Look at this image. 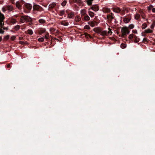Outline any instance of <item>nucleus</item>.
Instances as JSON below:
<instances>
[{"label":"nucleus","instance_id":"6e6552de","mask_svg":"<svg viewBox=\"0 0 155 155\" xmlns=\"http://www.w3.org/2000/svg\"><path fill=\"white\" fill-rule=\"evenodd\" d=\"M15 5L16 7L18 9H20L21 6V1H18L16 3Z\"/></svg>","mask_w":155,"mask_h":155},{"label":"nucleus","instance_id":"f704fd0d","mask_svg":"<svg viewBox=\"0 0 155 155\" xmlns=\"http://www.w3.org/2000/svg\"><path fill=\"white\" fill-rule=\"evenodd\" d=\"M67 3V1L66 0H64L61 3V5L62 6H65Z\"/></svg>","mask_w":155,"mask_h":155},{"label":"nucleus","instance_id":"c756f323","mask_svg":"<svg viewBox=\"0 0 155 155\" xmlns=\"http://www.w3.org/2000/svg\"><path fill=\"white\" fill-rule=\"evenodd\" d=\"M28 33L30 35H32L33 34V31L31 29H29L27 31Z\"/></svg>","mask_w":155,"mask_h":155},{"label":"nucleus","instance_id":"c9c22d12","mask_svg":"<svg viewBox=\"0 0 155 155\" xmlns=\"http://www.w3.org/2000/svg\"><path fill=\"white\" fill-rule=\"evenodd\" d=\"M74 1L75 3H81L82 2L81 0H74Z\"/></svg>","mask_w":155,"mask_h":155},{"label":"nucleus","instance_id":"7ed1b4c3","mask_svg":"<svg viewBox=\"0 0 155 155\" xmlns=\"http://www.w3.org/2000/svg\"><path fill=\"white\" fill-rule=\"evenodd\" d=\"M31 20L32 19L30 17L25 15L21 16L20 19V22L21 23H24L25 22L31 21Z\"/></svg>","mask_w":155,"mask_h":155},{"label":"nucleus","instance_id":"473e14b6","mask_svg":"<svg viewBox=\"0 0 155 155\" xmlns=\"http://www.w3.org/2000/svg\"><path fill=\"white\" fill-rule=\"evenodd\" d=\"M134 38L135 39V42H137L139 41V39L135 35Z\"/></svg>","mask_w":155,"mask_h":155},{"label":"nucleus","instance_id":"5fc2aeb1","mask_svg":"<svg viewBox=\"0 0 155 155\" xmlns=\"http://www.w3.org/2000/svg\"><path fill=\"white\" fill-rule=\"evenodd\" d=\"M2 38L0 36V41L2 40Z\"/></svg>","mask_w":155,"mask_h":155},{"label":"nucleus","instance_id":"4be33fe9","mask_svg":"<svg viewBox=\"0 0 155 155\" xmlns=\"http://www.w3.org/2000/svg\"><path fill=\"white\" fill-rule=\"evenodd\" d=\"M56 4L55 3H52L50 4L49 5V7L50 8H53L55 6Z\"/></svg>","mask_w":155,"mask_h":155},{"label":"nucleus","instance_id":"79ce46f5","mask_svg":"<svg viewBox=\"0 0 155 155\" xmlns=\"http://www.w3.org/2000/svg\"><path fill=\"white\" fill-rule=\"evenodd\" d=\"M49 36L48 33H47L45 36V37L46 39H48L49 38Z\"/></svg>","mask_w":155,"mask_h":155},{"label":"nucleus","instance_id":"f03ea898","mask_svg":"<svg viewBox=\"0 0 155 155\" xmlns=\"http://www.w3.org/2000/svg\"><path fill=\"white\" fill-rule=\"evenodd\" d=\"M121 37H124L125 36H126L130 32V31L128 28L125 26L123 27L121 29Z\"/></svg>","mask_w":155,"mask_h":155},{"label":"nucleus","instance_id":"412c9836","mask_svg":"<svg viewBox=\"0 0 155 155\" xmlns=\"http://www.w3.org/2000/svg\"><path fill=\"white\" fill-rule=\"evenodd\" d=\"M107 19L109 20H112L114 18V17L112 15H108L107 16Z\"/></svg>","mask_w":155,"mask_h":155},{"label":"nucleus","instance_id":"b1692460","mask_svg":"<svg viewBox=\"0 0 155 155\" xmlns=\"http://www.w3.org/2000/svg\"><path fill=\"white\" fill-rule=\"evenodd\" d=\"M38 21L39 23L41 24H44L45 22V21L44 19L42 18L40 19Z\"/></svg>","mask_w":155,"mask_h":155},{"label":"nucleus","instance_id":"a18cd8bd","mask_svg":"<svg viewBox=\"0 0 155 155\" xmlns=\"http://www.w3.org/2000/svg\"><path fill=\"white\" fill-rule=\"evenodd\" d=\"M4 31L2 29L0 28V33L1 34H3Z\"/></svg>","mask_w":155,"mask_h":155},{"label":"nucleus","instance_id":"9b49d317","mask_svg":"<svg viewBox=\"0 0 155 155\" xmlns=\"http://www.w3.org/2000/svg\"><path fill=\"white\" fill-rule=\"evenodd\" d=\"M113 11L115 12L119 13L120 12L121 10L119 8L117 7L113 8Z\"/></svg>","mask_w":155,"mask_h":155},{"label":"nucleus","instance_id":"8fccbe9b","mask_svg":"<svg viewBox=\"0 0 155 155\" xmlns=\"http://www.w3.org/2000/svg\"><path fill=\"white\" fill-rule=\"evenodd\" d=\"M10 66V64H8L7 66V68H9Z\"/></svg>","mask_w":155,"mask_h":155},{"label":"nucleus","instance_id":"58836bf2","mask_svg":"<svg viewBox=\"0 0 155 155\" xmlns=\"http://www.w3.org/2000/svg\"><path fill=\"white\" fill-rule=\"evenodd\" d=\"M38 40L40 42H43L44 40V39L42 37L38 38Z\"/></svg>","mask_w":155,"mask_h":155},{"label":"nucleus","instance_id":"4d7b16f0","mask_svg":"<svg viewBox=\"0 0 155 155\" xmlns=\"http://www.w3.org/2000/svg\"><path fill=\"white\" fill-rule=\"evenodd\" d=\"M111 15H112V14H113L112 13H111Z\"/></svg>","mask_w":155,"mask_h":155},{"label":"nucleus","instance_id":"de8ad7c7","mask_svg":"<svg viewBox=\"0 0 155 155\" xmlns=\"http://www.w3.org/2000/svg\"><path fill=\"white\" fill-rule=\"evenodd\" d=\"M152 11L153 12H155V8H153Z\"/></svg>","mask_w":155,"mask_h":155},{"label":"nucleus","instance_id":"393cba45","mask_svg":"<svg viewBox=\"0 0 155 155\" xmlns=\"http://www.w3.org/2000/svg\"><path fill=\"white\" fill-rule=\"evenodd\" d=\"M7 9L8 10L10 11H12L13 9L12 6L11 5L7 6Z\"/></svg>","mask_w":155,"mask_h":155},{"label":"nucleus","instance_id":"c03bdc74","mask_svg":"<svg viewBox=\"0 0 155 155\" xmlns=\"http://www.w3.org/2000/svg\"><path fill=\"white\" fill-rule=\"evenodd\" d=\"M132 32L133 33H135V34H137V31L136 30H133L132 31Z\"/></svg>","mask_w":155,"mask_h":155},{"label":"nucleus","instance_id":"c85d7f7f","mask_svg":"<svg viewBox=\"0 0 155 155\" xmlns=\"http://www.w3.org/2000/svg\"><path fill=\"white\" fill-rule=\"evenodd\" d=\"M147 25L146 23H143V24L141 26V28L142 29H145L147 27Z\"/></svg>","mask_w":155,"mask_h":155},{"label":"nucleus","instance_id":"09e8293b","mask_svg":"<svg viewBox=\"0 0 155 155\" xmlns=\"http://www.w3.org/2000/svg\"><path fill=\"white\" fill-rule=\"evenodd\" d=\"M24 43V42L22 41H20L19 42V43L21 44H23Z\"/></svg>","mask_w":155,"mask_h":155},{"label":"nucleus","instance_id":"bb28decb","mask_svg":"<svg viewBox=\"0 0 155 155\" xmlns=\"http://www.w3.org/2000/svg\"><path fill=\"white\" fill-rule=\"evenodd\" d=\"M155 26V21H153L152 24L150 26V28L151 29L153 30V28Z\"/></svg>","mask_w":155,"mask_h":155},{"label":"nucleus","instance_id":"7c9ffc66","mask_svg":"<svg viewBox=\"0 0 155 155\" xmlns=\"http://www.w3.org/2000/svg\"><path fill=\"white\" fill-rule=\"evenodd\" d=\"M134 35L133 34H130L128 36L129 39L131 40L133 38H134Z\"/></svg>","mask_w":155,"mask_h":155},{"label":"nucleus","instance_id":"0eeeda50","mask_svg":"<svg viewBox=\"0 0 155 155\" xmlns=\"http://www.w3.org/2000/svg\"><path fill=\"white\" fill-rule=\"evenodd\" d=\"M153 30L149 28H148L145 30L143 33L145 34L149 33H153Z\"/></svg>","mask_w":155,"mask_h":155},{"label":"nucleus","instance_id":"5701e85b","mask_svg":"<svg viewBox=\"0 0 155 155\" xmlns=\"http://www.w3.org/2000/svg\"><path fill=\"white\" fill-rule=\"evenodd\" d=\"M89 15L91 17H93L94 16V12L91 11L88 12Z\"/></svg>","mask_w":155,"mask_h":155},{"label":"nucleus","instance_id":"37998d69","mask_svg":"<svg viewBox=\"0 0 155 155\" xmlns=\"http://www.w3.org/2000/svg\"><path fill=\"white\" fill-rule=\"evenodd\" d=\"M15 38V37L14 36H13L11 37V39L12 40H14Z\"/></svg>","mask_w":155,"mask_h":155},{"label":"nucleus","instance_id":"a878e982","mask_svg":"<svg viewBox=\"0 0 155 155\" xmlns=\"http://www.w3.org/2000/svg\"><path fill=\"white\" fill-rule=\"evenodd\" d=\"M81 20V17L79 16H77L75 18V20L76 21H79Z\"/></svg>","mask_w":155,"mask_h":155},{"label":"nucleus","instance_id":"4c0bfd02","mask_svg":"<svg viewBox=\"0 0 155 155\" xmlns=\"http://www.w3.org/2000/svg\"><path fill=\"white\" fill-rule=\"evenodd\" d=\"M134 25L133 24H130L129 26V28L130 29H132L134 28Z\"/></svg>","mask_w":155,"mask_h":155},{"label":"nucleus","instance_id":"2f4dec72","mask_svg":"<svg viewBox=\"0 0 155 155\" xmlns=\"http://www.w3.org/2000/svg\"><path fill=\"white\" fill-rule=\"evenodd\" d=\"M153 8V6L152 5H150L148 7H147V8L148 10L150 11L151 10H152Z\"/></svg>","mask_w":155,"mask_h":155},{"label":"nucleus","instance_id":"e433bc0d","mask_svg":"<svg viewBox=\"0 0 155 155\" xmlns=\"http://www.w3.org/2000/svg\"><path fill=\"white\" fill-rule=\"evenodd\" d=\"M20 28V26L19 25H17L14 28L16 30H18Z\"/></svg>","mask_w":155,"mask_h":155},{"label":"nucleus","instance_id":"2eb2a0df","mask_svg":"<svg viewBox=\"0 0 155 155\" xmlns=\"http://www.w3.org/2000/svg\"><path fill=\"white\" fill-rule=\"evenodd\" d=\"M60 23L61 25L64 26H68L69 24L68 22L65 21H61Z\"/></svg>","mask_w":155,"mask_h":155},{"label":"nucleus","instance_id":"4468645a","mask_svg":"<svg viewBox=\"0 0 155 155\" xmlns=\"http://www.w3.org/2000/svg\"><path fill=\"white\" fill-rule=\"evenodd\" d=\"M80 13L82 16H85L86 14V10L85 9H82L80 11Z\"/></svg>","mask_w":155,"mask_h":155},{"label":"nucleus","instance_id":"a211bd4d","mask_svg":"<svg viewBox=\"0 0 155 155\" xmlns=\"http://www.w3.org/2000/svg\"><path fill=\"white\" fill-rule=\"evenodd\" d=\"M130 19H131L130 18H126L124 19V23H127L130 21Z\"/></svg>","mask_w":155,"mask_h":155},{"label":"nucleus","instance_id":"603ef678","mask_svg":"<svg viewBox=\"0 0 155 155\" xmlns=\"http://www.w3.org/2000/svg\"><path fill=\"white\" fill-rule=\"evenodd\" d=\"M2 11L3 12H5V10H4V8H2Z\"/></svg>","mask_w":155,"mask_h":155},{"label":"nucleus","instance_id":"ddd939ff","mask_svg":"<svg viewBox=\"0 0 155 155\" xmlns=\"http://www.w3.org/2000/svg\"><path fill=\"white\" fill-rule=\"evenodd\" d=\"M74 16V13L71 12L68 14V17L69 18H73Z\"/></svg>","mask_w":155,"mask_h":155},{"label":"nucleus","instance_id":"f8f14e48","mask_svg":"<svg viewBox=\"0 0 155 155\" xmlns=\"http://www.w3.org/2000/svg\"><path fill=\"white\" fill-rule=\"evenodd\" d=\"M25 7L28 10H31L32 8V6L29 3H26L25 4Z\"/></svg>","mask_w":155,"mask_h":155},{"label":"nucleus","instance_id":"cd10ccee","mask_svg":"<svg viewBox=\"0 0 155 155\" xmlns=\"http://www.w3.org/2000/svg\"><path fill=\"white\" fill-rule=\"evenodd\" d=\"M94 0H87V4L88 5H91L92 4V2Z\"/></svg>","mask_w":155,"mask_h":155},{"label":"nucleus","instance_id":"423d86ee","mask_svg":"<svg viewBox=\"0 0 155 155\" xmlns=\"http://www.w3.org/2000/svg\"><path fill=\"white\" fill-rule=\"evenodd\" d=\"M90 9H92L93 10L96 12L99 9V6L97 5H92Z\"/></svg>","mask_w":155,"mask_h":155},{"label":"nucleus","instance_id":"dca6fc26","mask_svg":"<svg viewBox=\"0 0 155 155\" xmlns=\"http://www.w3.org/2000/svg\"><path fill=\"white\" fill-rule=\"evenodd\" d=\"M50 31L51 33L53 34L57 32V31L54 28H50Z\"/></svg>","mask_w":155,"mask_h":155},{"label":"nucleus","instance_id":"20e7f679","mask_svg":"<svg viewBox=\"0 0 155 155\" xmlns=\"http://www.w3.org/2000/svg\"><path fill=\"white\" fill-rule=\"evenodd\" d=\"M108 29L109 30L108 32L106 31H100L99 34L102 36L107 35V34L111 35L112 33L111 30L110 28Z\"/></svg>","mask_w":155,"mask_h":155},{"label":"nucleus","instance_id":"a19ab883","mask_svg":"<svg viewBox=\"0 0 155 155\" xmlns=\"http://www.w3.org/2000/svg\"><path fill=\"white\" fill-rule=\"evenodd\" d=\"M9 35H7L4 37V39L6 40H7L9 39Z\"/></svg>","mask_w":155,"mask_h":155},{"label":"nucleus","instance_id":"f3484780","mask_svg":"<svg viewBox=\"0 0 155 155\" xmlns=\"http://www.w3.org/2000/svg\"><path fill=\"white\" fill-rule=\"evenodd\" d=\"M65 13V11L64 10H61L59 11L58 12V14L60 16H62Z\"/></svg>","mask_w":155,"mask_h":155},{"label":"nucleus","instance_id":"6ab92c4d","mask_svg":"<svg viewBox=\"0 0 155 155\" xmlns=\"http://www.w3.org/2000/svg\"><path fill=\"white\" fill-rule=\"evenodd\" d=\"M17 22L16 20L14 18H12L10 20V23L12 24H14Z\"/></svg>","mask_w":155,"mask_h":155},{"label":"nucleus","instance_id":"aec40b11","mask_svg":"<svg viewBox=\"0 0 155 155\" xmlns=\"http://www.w3.org/2000/svg\"><path fill=\"white\" fill-rule=\"evenodd\" d=\"M84 20L86 21H89L90 19V18L87 15H86L84 16Z\"/></svg>","mask_w":155,"mask_h":155},{"label":"nucleus","instance_id":"39448f33","mask_svg":"<svg viewBox=\"0 0 155 155\" xmlns=\"http://www.w3.org/2000/svg\"><path fill=\"white\" fill-rule=\"evenodd\" d=\"M5 17L3 14L0 12V26L2 27L4 24V20Z\"/></svg>","mask_w":155,"mask_h":155},{"label":"nucleus","instance_id":"864d4df0","mask_svg":"<svg viewBox=\"0 0 155 155\" xmlns=\"http://www.w3.org/2000/svg\"><path fill=\"white\" fill-rule=\"evenodd\" d=\"M15 17L17 18L18 17V16L17 15H14Z\"/></svg>","mask_w":155,"mask_h":155},{"label":"nucleus","instance_id":"ea45409f","mask_svg":"<svg viewBox=\"0 0 155 155\" xmlns=\"http://www.w3.org/2000/svg\"><path fill=\"white\" fill-rule=\"evenodd\" d=\"M84 29H90V27L89 25H87L85 26L84 27Z\"/></svg>","mask_w":155,"mask_h":155},{"label":"nucleus","instance_id":"49530a36","mask_svg":"<svg viewBox=\"0 0 155 155\" xmlns=\"http://www.w3.org/2000/svg\"><path fill=\"white\" fill-rule=\"evenodd\" d=\"M3 29L4 30H8V27H3Z\"/></svg>","mask_w":155,"mask_h":155},{"label":"nucleus","instance_id":"1a4fd4ad","mask_svg":"<svg viewBox=\"0 0 155 155\" xmlns=\"http://www.w3.org/2000/svg\"><path fill=\"white\" fill-rule=\"evenodd\" d=\"M41 8V7L37 5H35L33 6V8L35 10L40 11Z\"/></svg>","mask_w":155,"mask_h":155},{"label":"nucleus","instance_id":"3c124183","mask_svg":"<svg viewBox=\"0 0 155 155\" xmlns=\"http://www.w3.org/2000/svg\"><path fill=\"white\" fill-rule=\"evenodd\" d=\"M41 33H43L45 31L44 30H41Z\"/></svg>","mask_w":155,"mask_h":155},{"label":"nucleus","instance_id":"72a5a7b5","mask_svg":"<svg viewBox=\"0 0 155 155\" xmlns=\"http://www.w3.org/2000/svg\"><path fill=\"white\" fill-rule=\"evenodd\" d=\"M126 45L125 44H121L120 45V47L122 49H124L126 47Z\"/></svg>","mask_w":155,"mask_h":155},{"label":"nucleus","instance_id":"9d476101","mask_svg":"<svg viewBox=\"0 0 155 155\" xmlns=\"http://www.w3.org/2000/svg\"><path fill=\"white\" fill-rule=\"evenodd\" d=\"M103 11L104 13H107L110 12V10L109 8H103Z\"/></svg>","mask_w":155,"mask_h":155},{"label":"nucleus","instance_id":"f257e3e1","mask_svg":"<svg viewBox=\"0 0 155 155\" xmlns=\"http://www.w3.org/2000/svg\"><path fill=\"white\" fill-rule=\"evenodd\" d=\"M138 13H136L134 15V17L135 19L139 20L140 18V16L143 19H145L146 15L142 10H140L138 11Z\"/></svg>","mask_w":155,"mask_h":155},{"label":"nucleus","instance_id":"6e6d98bb","mask_svg":"<svg viewBox=\"0 0 155 155\" xmlns=\"http://www.w3.org/2000/svg\"><path fill=\"white\" fill-rule=\"evenodd\" d=\"M143 41H146V39L145 38H144L143 40Z\"/></svg>","mask_w":155,"mask_h":155}]
</instances>
